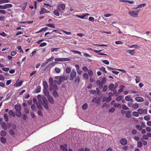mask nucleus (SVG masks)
Returning a JSON list of instances; mask_svg holds the SVG:
<instances>
[{
	"label": "nucleus",
	"instance_id": "603ef678",
	"mask_svg": "<svg viewBox=\"0 0 151 151\" xmlns=\"http://www.w3.org/2000/svg\"><path fill=\"white\" fill-rule=\"evenodd\" d=\"M9 132L10 133L12 136H14L15 135V133L14 131L12 129L9 130Z\"/></svg>",
	"mask_w": 151,
	"mask_h": 151
},
{
	"label": "nucleus",
	"instance_id": "4be33fe9",
	"mask_svg": "<svg viewBox=\"0 0 151 151\" xmlns=\"http://www.w3.org/2000/svg\"><path fill=\"white\" fill-rule=\"evenodd\" d=\"M9 115L12 116L13 117L15 116V113L12 110H9Z\"/></svg>",
	"mask_w": 151,
	"mask_h": 151
},
{
	"label": "nucleus",
	"instance_id": "a18cd8bd",
	"mask_svg": "<svg viewBox=\"0 0 151 151\" xmlns=\"http://www.w3.org/2000/svg\"><path fill=\"white\" fill-rule=\"evenodd\" d=\"M9 0H0V4L2 3H8L9 2Z\"/></svg>",
	"mask_w": 151,
	"mask_h": 151
},
{
	"label": "nucleus",
	"instance_id": "20e7f679",
	"mask_svg": "<svg viewBox=\"0 0 151 151\" xmlns=\"http://www.w3.org/2000/svg\"><path fill=\"white\" fill-rule=\"evenodd\" d=\"M76 73L74 69L72 70V72L70 74V81H72L76 77Z\"/></svg>",
	"mask_w": 151,
	"mask_h": 151
},
{
	"label": "nucleus",
	"instance_id": "680f3d73",
	"mask_svg": "<svg viewBox=\"0 0 151 151\" xmlns=\"http://www.w3.org/2000/svg\"><path fill=\"white\" fill-rule=\"evenodd\" d=\"M27 4V3L26 2L24 3L23 4L22 7V9L23 10H24L25 9Z\"/></svg>",
	"mask_w": 151,
	"mask_h": 151
},
{
	"label": "nucleus",
	"instance_id": "e433bc0d",
	"mask_svg": "<svg viewBox=\"0 0 151 151\" xmlns=\"http://www.w3.org/2000/svg\"><path fill=\"white\" fill-rule=\"evenodd\" d=\"M133 47H135L137 49H139L140 48V46L137 45H132V46H131L130 47H129V48H133Z\"/></svg>",
	"mask_w": 151,
	"mask_h": 151
},
{
	"label": "nucleus",
	"instance_id": "69168bd1",
	"mask_svg": "<svg viewBox=\"0 0 151 151\" xmlns=\"http://www.w3.org/2000/svg\"><path fill=\"white\" fill-rule=\"evenodd\" d=\"M24 111L26 114H28L29 113V111L28 109L27 108H25L24 109Z\"/></svg>",
	"mask_w": 151,
	"mask_h": 151
},
{
	"label": "nucleus",
	"instance_id": "13d9d810",
	"mask_svg": "<svg viewBox=\"0 0 151 151\" xmlns=\"http://www.w3.org/2000/svg\"><path fill=\"white\" fill-rule=\"evenodd\" d=\"M27 115L25 114H24L22 116V118L24 120H26V119L27 118Z\"/></svg>",
	"mask_w": 151,
	"mask_h": 151
},
{
	"label": "nucleus",
	"instance_id": "4468645a",
	"mask_svg": "<svg viewBox=\"0 0 151 151\" xmlns=\"http://www.w3.org/2000/svg\"><path fill=\"white\" fill-rule=\"evenodd\" d=\"M126 112V116L127 118H129L131 117V111H130L128 110L126 111H124V112Z\"/></svg>",
	"mask_w": 151,
	"mask_h": 151
},
{
	"label": "nucleus",
	"instance_id": "4d7b16f0",
	"mask_svg": "<svg viewBox=\"0 0 151 151\" xmlns=\"http://www.w3.org/2000/svg\"><path fill=\"white\" fill-rule=\"evenodd\" d=\"M72 52L78 54L80 55L81 54V52L80 51L78 50H73L72 51Z\"/></svg>",
	"mask_w": 151,
	"mask_h": 151
},
{
	"label": "nucleus",
	"instance_id": "423d86ee",
	"mask_svg": "<svg viewBox=\"0 0 151 151\" xmlns=\"http://www.w3.org/2000/svg\"><path fill=\"white\" fill-rule=\"evenodd\" d=\"M55 61H69L70 59L69 58H55Z\"/></svg>",
	"mask_w": 151,
	"mask_h": 151
},
{
	"label": "nucleus",
	"instance_id": "0eeeda50",
	"mask_svg": "<svg viewBox=\"0 0 151 151\" xmlns=\"http://www.w3.org/2000/svg\"><path fill=\"white\" fill-rule=\"evenodd\" d=\"M51 85V86H50V89L51 91L52 90H53L54 91L58 90V87L56 84H53Z\"/></svg>",
	"mask_w": 151,
	"mask_h": 151
},
{
	"label": "nucleus",
	"instance_id": "bb28decb",
	"mask_svg": "<svg viewBox=\"0 0 151 151\" xmlns=\"http://www.w3.org/2000/svg\"><path fill=\"white\" fill-rule=\"evenodd\" d=\"M56 91H53L52 93V94L55 97H58L59 96V95Z\"/></svg>",
	"mask_w": 151,
	"mask_h": 151
},
{
	"label": "nucleus",
	"instance_id": "bf43d9fd",
	"mask_svg": "<svg viewBox=\"0 0 151 151\" xmlns=\"http://www.w3.org/2000/svg\"><path fill=\"white\" fill-rule=\"evenodd\" d=\"M144 119L145 120L148 121L150 119V117L148 116H146L144 117Z\"/></svg>",
	"mask_w": 151,
	"mask_h": 151
},
{
	"label": "nucleus",
	"instance_id": "393cba45",
	"mask_svg": "<svg viewBox=\"0 0 151 151\" xmlns=\"http://www.w3.org/2000/svg\"><path fill=\"white\" fill-rule=\"evenodd\" d=\"M6 135V132L4 130H1V131L0 135L2 137H5Z\"/></svg>",
	"mask_w": 151,
	"mask_h": 151
},
{
	"label": "nucleus",
	"instance_id": "cd10ccee",
	"mask_svg": "<svg viewBox=\"0 0 151 151\" xmlns=\"http://www.w3.org/2000/svg\"><path fill=\"white\" fill-rule=\"evenodd\" d=\"M114 106L115 108H119L120 109L121 108V105L119 104L115 103L114 105Z\"/></svg>",
	"mask_w": 151,
	"mask_h": 151
},
{
	"label": "nucleus",
	"instance_id": "c9c22d12",
	"mask_svg": "<svg viewBox=\"0 0 151 151\" xmlns=\"http://www.w3.org/2000/svg\"><path fill=\"white\" fill-rule=\"evenodd\" d=\"M53 78L52 77H50L49 78V83L50 86H51V84H53Z\"/></svg>",
	"mask_w": 151,
	"mask_h": 151
},
{
	"label": "nucleus",
	"instance_id": "9b49d317",
	"mask_svg": "<svg viewBox=\"0 0 151 151\" xmlns=\"http://www.w3.org/2000/svg\"><path fill=\"white\" fill-rule=\"evenodd\" d=\"M14 108L17 111H20L21 110V106L20 105H16Z\"/></svg>",
	"mask_w": 151,
	"mask_h": 151
},
{
	"label": "nucleus",
	"instance_id": "72a5a7b5",
	"mask_svg": "<svg viewBox=\"0 0 151 151\" xmlns=\"http://www.w3.org/2000/svg\"><path fill=\"white\" fill-rule=\"evenodd\" d=\"M123 98V97L122 96H119L116 98V100L117 101H120Z\"/></svg>",
	"mask_w": 151,
	"mask_h": 151
},
{
	"label": "nucleus",
	"instance_id": "3c124183",
	"mask_svg": "<svg viewBox=\"0 0 151 151\" xmlns=\"http://www.w3.org/2000/svg\"><path fill=\"white\" fill-rule=\"evenodd\" d=\"M41 88L40 86H37L36 89V91L37 93H38L40 92Z\"/></svg>",
	"mask_w": 151,
	"mask_h": 151
},
{
	"label": "nucleus",
	"instance_id": "052dcab7",
	"mask_svg": "<svg viewBox=\"0 0 151 151\" xmlns=\"http://www.w3.org/2000/svg\"><path fill=\"white\" fill-rule=\"evenodd\" d=\"M137 111L138 114H143V110L142 109H138Z\"/></svg>",
	"mask_w": 151,
	"mask_h": 151
},
{
	"label": "nucleus",
	"instance_id": "58836bf2",
	"mask_svg": "<svg viewBox=\"0 0 151 151\" xmlns=\"http://www.w3.org/2000/svg\"><path fill=\"white\" fill-rule=\"evenodd\" d=\"M128 53L129 54H131L132 55H133L134 54L135 52V51L134 50H127Z\"/></svg>",
	"mask_w": 151,
	"mask_h": 151
},
{
	"label": "nucleus",
	"instance_id": "b1692460",
	"mask_svg": "<svg viewBox=\"0 0 151 151\" xmlns=\"http://www.w3.org/2000/svg\"><path fill=\"white\" fill-rule=\"evenodd\" d=\"M119 1L120 2H127L130 4H133L134 3V2L133 1H129L127 0H119Z\"/></svg>",
	"mask_w": 151,
	"mask_h": 151
},
{
	"label": "nucleus",
	"instance_id": "7ed1b4c3",
	"mask_svg": "<svg viewBox=\"0 0 151 151\" xmlns=\"http://www.w3.org/2000/svg\"><path fill=\"white\" fill-rule=\"evenodd\" d=\"M42 99L43 102V106L44 108L47 109L49 108V107L48 105V103L47 100L45 97H42Z\"/></svg>",
	"mask_w": 151,
	"mask_h": 151
},
{
	"label": "nucleus",
	"instance_id": "e2e57ef3",
	"mask_svg": "<svg viewBox=\"0 0 151 151\" xmlns=\"http://www.w3.org/2000/svg\"><path fill=\"white\" fill-rule=\"evenodd\" d=\"M55 71L57 73H58L60 72V70L59 68H56L55 69Z\"/></svg>",
	"mask_w": 151,
	"mask_h": 151
},
{
	"label": "nucleus",
	"instance_id": "ddd939ff",
	"mask_svg": "<svg viewBox=\"0 0 151 151\" xmlns=\"http://www.w3.org/2000/svg\"><path fill=\"white\" fill-rule=\"evenodd\" d=\"M67 145L65 144L64 145H61L60 146V149L63 150V151H68L67 148Z\"/></svg>",
	"mask_w": 151,
	"mask_h": 151
},
{
	"label": "nucleus",
	"instance_id": "dca6fc26",
	"mask_svg": "<svg viewBox=\"0 0 151 151\" xmlns=\"http://www.w3.org/2000/svg\"><path fill=\"white\" fill-rule=\"evenodd\" d=\"M46 9L44 8H41L40 9V11L39 12V14L40 15H42L46 13Z\"/></svg>",
	"mask_w": 151,
	"mask_h": 151
},
{
	"label": "nucleus",
	"instance_id": "c85d7f7f",
	"mask_svg": "<svg viewBox=\"0 0 151 151\" xmlns=\"http://www.w3.org/2000/svg\"><path fill=\"white\" fill-rule=\"evenodd\" d=\"M15 116L16 115L18 117H20L22 116V113L21 111H17V112L16 113Z\"/></svg>",
	"mask_w": 151,
	"mask_h": 151
},
{
	"label": "nucleus",
	"instance_id": "f03ea898",
	"mask_svg": "<svg viewBox=\"0 0 151 151\" xmlns=\"http://www.w3.org/2000/svg\"><path fill=\"white\" fill-rule=\"evenodd\" d=\"M139 11V10H137V12L132 11L129 12L128 14L130 16L136 17H137Z\"/></svg>",
	"mask_w": 151,
	"mask_h": 151
},
{
	"label": "nucleus",
	"instance_id": "338daca9",
	"mask_svg": "<svg viewBox=\"0 0 151 151\" xmlns=\"http://www.w3.org/2000/svg\"><path fill=\"white\" fill-rule=\"evenodd\" d=\"M47 45V43L45 42H43L40 44L39 46L40 47H44Z\"/></svg>",
	"mask_w": 151,
	"mask_h": 151
},
{
	"label": "nucleus",
	"instance_id": "473e14b6",
	"mask_svg": "<svg viewBox=\"0 0 151 151\" xmlns=\"http://www.w3.org/2000/svg\"><path fill=\"white\" fill-rule=\"evenodd\" d=\"M139 107V105L137 104H135L133 105L132 106V107L133 108L135 109H137Z\"/></svg>",
	"mask_w": 151,
	"mask_h": 151
},
{
	"label": "nucleus",
	"instance_id": "1a4fd4ad",
	"mask_svg": "<svg viewBox=\"0 0 151 151\" xmlns=\"http://www.w3.org/2000/svg\"><path fill=\"white\" fill-rule=\"evenodd\" d=\"M68 79L67 77H65L64 76H60L59 77V81L60 83L59 84V85L61 84L63 80H66Z\"/></svg>",
	"mask_w": 151,
	"mask_h": 151
},
{
	"label": "nucleus",
	"instance_id": "f8f14e48",
	"mask_svg": "<svg viewBox=\"0 0 151 151\" xmlns=\"http://www.w3.org/2000/svg\"><path fill=\"white\" fill-rule=\"evenodd\" d=\"M47 99L49 101L51 104L54 103V101L52 97L50 95L47 96Z\"/></svg>",
	"mask_w": 151,
	"mask_h": 151
},
{
	"label": "nucleus",
	"instance_id": "c756f323",
	"mask_svg": "<svg viewBox=\"0 0 151 151\" xmlns=\"http://www.w3.org/2000/svg\"><path fill=\"white\" fill-rule=\"evenodd\" d=\"M88 104L87 103H85L82 106V108L83 110H86L87 108L88 107Z\"/></svg>",
	"mask_w": 151,
	"mask_h": 151
},
{
	"label": "nucleus",
	"instance_id": "5fc2aeb1",
	"mask_svg": "<svg viewBox=\"0 0 151 151\" xmlns=\"http://www.w3.org/2000/svg\"><path fill=\"white\" fill-rule=\"evenodd\" d=\"M115 109L114 107H112L111 109H109V112L113 113L115 111Z\"/></svg>",
	"mask_w": 151,
	"mask_h": 151
},
{
	"label": "nucleus",
	"instance_id": "5701e85b",
	"mask_svg": "<svg viewBox=\"0 0 151 151\" xmlns=\"http://www.w3.org/2000/svg\"><path fill=\"white\" fill-rule=\"evenodd\" d=\"M48 89H43V92L45 95L48 96H50V93L47 90Z\"/></svg>",
	"mask_w": 151,
	"mask_h": 151
},
{
	"label": "nucleus",
	"instance_id": "39448f33",
	"mask_svg": "<svg viewBox=\"0 0 151 151\" xmlns=\"http://www.w3.org/2000/svg\"><path fill=\"white\" fill-rule=\"evenodd\" d=\"M12 6V5L11 4H6L4 5H0V9H5L8 8H11Z\"/></svg>",
	"mask_w": 151,
	"mask_h": 151
},
{
	"label": "nucleus",
	"instance_id": "8fccbe9b",
	"mask_svg": "<svg viewBox=\"0 0 151 151\" xmlns=\"http://www.w3.org/2000/svg\"><path fill=\"white\" fill-rule=\"evenodd\" d=\"M59 49V48H52L51 49V52H53L54 51H55L56 52H57L58 51V50Z\"/></svg>",
	"mask_w": 151,
	"mask_h": 151
},
{
	"label": "nucleus",
	"instance_id": "6e6d98bb",
	"mask_svg": "<svg viewBox=\"0 0 151 151\" xmlns=\"http://www.w3.org/2000/svg\"><path fill=\"white\" fill-rule=\"evenodd\" d=\"M146 5L145 3H143L142 4H141L139 5L138 6V7H139V8H141L142 7H144Z\"/></svg>",
	"mask_w": 151,
	"mask_h": 151
},
{
	"label": "nucleus",
	"instance_id": "49530a36",
	"mask_svg": "<svg viewBox=\"0 0 151 151\" xmlns=\"http://www.w3.org/2000/svg\"><path fill=\"white\" fill-rule=\"evenodd\" d=\"M135 127L139 130H142V127L140 125H137L135 126Z\"/></svg>",
	"mask_w": 151,
	"mask_h": 151
},
{
	"label": "nucleus",
	"instance_id": "a878e982",
	"mask_svg": "<svg viewBox=\"0 0 151 151\" xmlns=\"http://www.w3.org/2000/svg\"><path fill=\"white\" fill-rule=\"evenodd\" d=\"M4 120L6 122H7L9 120L8 115L7 114L5 113L4 115Z\"/></svg>",
	"mask_w": 151,
	"mask_h": 151
},
{
	"label": "nucleus",
	"instance_id": "79ce46f5",
	"mask_svg": "<svg viewBox=\"0 0 151 151\" xmlns=\"http://www.w3.org/2000/svg\"><path fill=\"white\" fill-rule=\"evenodd\" d=\"M132 114L133 115L135 116L138 117L139 116L138 112L136 111H133Z\"/></svg>",
	"mask_w": 151,
	"mask_h": 151
},
{
	"label": "nucleus",
	"instance_id": "c03bdc74",
	"mask_svg": "<svg viewBox=\"0 0 151 151\" xmlns=\"http://www.w3.org/2000/svg\"><path fill=\"white\" fill-rule=\"evenodd\" d=\"M88 74L90 77H91L93 76V73L91 70H88Z\"/></svg>",
	"mask_w": 151,
	"mask_h": 151
},
{
	"label": "nucleus",
	"instance_id": "f257e3e1",
	"mask_svg": "<svg viewBox=\"0 0 151 151\" xmlns=\"http://www.w3.org/2000/svg\"><path fill=\"white\" fill-rule=\"evenodd\" d=\"M65 8L64 4H60L57 6V9L54 10L53 11V14L57 16H59L60 15L63 13Z\"/></svg>",
	"mask_w": 151,
	"mask_h": 151
},
{
	"label": "nucleus",
	"instance_id": "2f4dec72",
	"mask_svg": "<svg viewBox=\"0 0 151 151\" xmlns=\"http://www.w3.org/2000/svg\"><path fill=\"white\" fill-rule=\"evenodd\" d=\"M1 141L3 143H5L6 142V139L4 137H1L0 138Z\"/></svg>",
	"mask_w": 151,
	"mask_h": 151
},
{
	"label": "nucleus",
	"instance_id": "f3484780",
	"mask_svg": "<svg viewBox=\"0 0 151 151\" xmlns=\"http://www.w3.org/2000/svg\"><path fill=\"white\" fill-rule=\"evenodd\" d=\"M111 96H108L107 98L106 99H103V101H106L107 103H109V102L111 100Z\"/></svg>",
	"mask_w": 151,
	"mask_h": 151
},
{
	"label": "nucleus",
	"instance_id": "de8ad7c7",
	"mask_svg": "<svg viewBox=\"0 0 151 151\" xmlns=\"http://www.w3.org/2000/svg\"><path fill=\"white\" fill-rule=\"evenodd\" d=\"M122 108L125 110H127L129 109V108L125 104H123L122 106Z\"/></svg>",
	"mask_w": 151,
	"mask_h": 151
},
{
	"label": "nucleus",
	"instance_id": "a19ab883",
	"mask_svg": "<svg viewBox=\"0 0 151 151\" xmlns=\"http://www.w3.org/2000/svg\"><path fill=\"white\" fill-rule=\"evenodd\" d=\"M65 71L67 73H69L71 72L70 68V67H67L66 68Z\"/></svg>",
	"mask_w": 151,
	"mask_h": 151
},
{
	"label": "nucleus",
	"instance_id": "6ab92c4d",
	"mask_svg": "<svg viewBox=\"0 0 151 151\" xmlns=\"http://www.w3.org/2000/svg\"><path fill=\"white\" fill-rule=\"evenodd\" d=\"M114 85L113 84H111L109 86V89L111 91H114Z\"/></svg>",
	"mask_w": 151,
	"mask_h": 151
},
{
	"label": "nucleus",
	"instance_id": "a211bd4d",
	"mask_svg": "<svg viewBox=\"0 0 151 151\" xmlns=\"http://www.w3.org/2000/svg\"><path fill=\"white\" fill-rule=\"evenodd\" d=\"M135 99L138 102H142L144 101L143 99L140 97H137L135 98Z\"/></svg>",
	"mask_w": 151,
	"mask_h": 151
},
{
	"label": "nucleus",
	"instance_id": "ea45409f",
	"mask_svg": "<svg viewBox=\"0 0 151 151\" xmlns=\"http://www.w3.org/2000/svg\"><path fill=\"white\" fill-rule=\"evenodd\" d=\"M136 79H135L136 82V83H138L140 81V77L139 76H136Z\"/></svg>",
	"mask_w": 151,
	"mask_h": 151
},
{
	"label": "nucleus",
	"instance_id": "4c0bfd02",
	"mask_svg": "<svg viewBox=\"0 0 151 151\" xmlns=\"http://www.w3.org/2000/svg\"><path fill=\"white\" fill-rule=\"evenodd\" d=\"M37 108L38 109L41 110H43V108L40 104L37 103Z\"/></svg>",
	"mask_w": 151,
	"mask_h": 151
},
{
	"label": "nucleus",
	"instance_id": "aec40b11",
	"mask_svg": "<svg viewBox=\"0 0 151 151\" xmlns=\"http://www.w3.org/2000/svg\"><path fill=\"white\" fill-rule=\"evenodd\" d=\"M43 86H44L43 89H47L48 88V84L47 82L46 81H44L43 82Z\"/></svg>",
	"mask_w": 151,
	"mask_h": 151
},
{
	"label": "nucleus",
	"instance_id": "9d476101",
	"mask_svg": "<svg viewBox=\"0 0 151 151\" xmlns=\"http://www.w3.org/2000/svg\"><path fill=\"white\" fill-rule=\"evenodd\" d=\"M97 98L96 97L94 98L92 100V102H94L95 101V103L96 104H99L100 102L101 99L100 98H98L97 99H96Z\"/></svg>",
	"mask_w": 151,
	"mask_h": 151
},
{
	"label": "nucleus",
	"instance_id": "864d4df0",
	"mask_svg": "<svg viewBox=\"0 0 151 151\" xmlns=\"http://www.w3.org/2000/svg\"><path fill=\"white\" fill-rule=\"evenodd\" d=\"M80 78L79 77H77L75 79V82L77 83H79L80 81Z\"/></svg>",
	"mask_w": 151,
	"mask_h": 151
},
{
	"label": "nucleus",
	"instance_id": "37998d69",
	"mask_svg": "<svg viewBox=\"0 0 151 151\" xmlns=\"http://www.w3.org/2000/svg\"><path fill=\"white\" fill-rule=\"evenodd\" d=\"M31 109L33 111H34L36 110V108L35 105V104H32L31 106Z\"/></svg>",
	"mask_w": 151,
	"mask_h": 151
},
{
	"label": "nucleus",
	"instance_id": "412c9836",
	"mask_svg": "<svg viewBox=\"0 0 151 151\" xmlns=\"http://www.w3.org/2000/svg\"><path fill=\"white\" fill-rule=\"evenodd\" d=\"M125 99L126 100V101H131L132 102L133 101L132 100V99H131V97L130 95H128L127 96H126L125 97Z\"/></svg>",
	"mask_w": 151,
	"mask_h": 151
},
{
	"label": "nucleus",
	"instance_id": "2eb2a0df",
	"mask_svg": "<svg viewBox=\"0 0 151 151\" xmlns=\"http://www.w3.org/2000/svg\"><path fill=\"white\" fill-rule=\"evenodd\" d=\"M1 126L2 128L4 130H6L7 129V127L6 123L4 122H2L1 124Z\"/></svg>",
	"mask_w": 151,
	"mask_h": 151
},
{
	"label": "nucleus",
	"instance_id": "7c9ffc66",
	"mask_svg": "<svg viewBox=\"0 0 151 151\" xmlns=\"http://www.w3.org/2000/svg\"><path fill=\"white\" fill-rule=\"evenodd\" d=\"M83 77L84 79L86 80L88 79V76L87 73H85L83 74Z\"/></svg>",
	"mask_w": 151,
	"mask_h": 151
},
{
	"label": "nucleus",
	"instance_id": "09e8293b",
	"mask_svg": "<svg viewBox=\"0 0 151 151\" xmlns=\"http://www.w3.org/2000/svg\"><path fill=\"white\" fill-rule=\"evenodd\" d=\"M46 25L47 26L50 27L54 28L55 27L54 24H47Z\"/></svg>",
	"mask_w": 151,
	"mask_h": 151
},
{
	"label": "nucleus",
	"instance_id": "774afa93",
	"mask_svg": "<svg viewBox=\"0 0 151 151\" xmlns=\"http://www.w3.org/2000/svg\"><path fill=\"white\" fill-rule=\"evenodd\" d=\"M131 132L133 134H136L137 133V131L135 129L132 130Z\"/></svg>",
	"mask_w": 151,
	"mask_h": 151
},
{
	"label": "nucleus",
	"instance_id": "0e129e2a",
	"mask_svg": "<svg viewBox=\"0 0 151 151\" xmlns=\"http://www.w3.org/2000/svg\"><path fill=\"white\" fill-rule=\"evenodd\" d=\"M100 69L101 70L103 71L105 73H106L107 72L105 70V68L104 67L102 66L101 68H100Z\"/></svg>",
	"mask_w": 151,
	"mask_h": 151
},
{
	"label": "nucleus",
	"instance_id": "6e6552de",
	"mask_svg": "<svg viewBox=\"0 0 151 151\" xmlns=\"http://www.w3.org/2000/svg\"><path fill=\"white\" fill-rule=\"evenodd\" d=\"M120 143L122 145H126L127 143V140L125 138H122L119 141Z\"/></svg>",
	"mask_w": 151,
	"mask_h": 151
},
{
	"label": "nucleus",
	"instance_id": "f704fd0d",
	"mask_svg": "<svg viewBox=\"0 0 151 151\" xmlns=\"http://www.w3.org/2000/svg\"><path fill=\"white\" fill-rule=\"evenodd\" d=\"M137 147H142V144L141 141H138L137 143Z\"/></svg>",
	"mask_w": 151,
	"mask_h": 151
}]
</instances>
